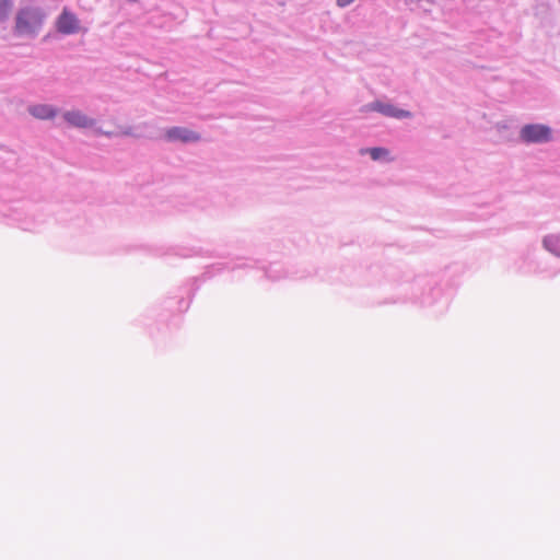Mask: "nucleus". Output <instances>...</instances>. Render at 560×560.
I'll return each instance as SVG.
<instances>
[{
  "label": "nucleus",
  "mask_w": 560,
  "mask_h": 560,
  "mask_svg": "<svg viewBox=\"0 0 560 560\" xmlns=\"http://www.w3.org/2000/svg\"><path fill=\"white\" fill-rule=\"evenodd\" d=\"M28 112L37 119H51L57 114V109L46 104L31 106Z\"/></svg>",
  "instance_id": "nucleus-6"
},
{
  "label": "nucleus",
  "mask_w": 560,
  "mask_h": 560,
  "mask_svg": "<svg viewBox=\"0 0 560 560\" xmlns=\"http://www.w3.org/2000/svg\"><path fill=\"white\" fill-rule=\"evenodd\" d=\"M353 1L354 0H337V5L343 8V7L352 3Z\"/></svg>",
  "instance_id": "nucleus-11"
},
{
  "label": "nucleus",
  "mask_w": 560,
  "mask_h": 560,
  "mask_svg": "<svg viewBox=\"0 0 560 560\" xmlns=\"http://www.w3.org/2000/svg\"><path fill=\"white\" fill-rule=\"evenodd\" d=\"M63 118L71 126L78 128H88L94 126V120L79 110H71L63 114Z\"/></svg>",
  "instance_id": "nucleus-5"
},
{
  "label": "nucleus",
  "mask_w": 560,
  "mask_h": 560,
  "mask_svg": "<svg viewBox=\"0 0 560 560\" xmlns=\"http://www.w3.org/2000/svg\"><path fill=\"white\" fill-rule=\"evenodd\" d=\"M11 10V3L9 0H0V20H3L8 16Z\"/></svg>",
  "instance_id": "nucleus-10"
},
{
  "label": "nucleus",
  "mask_w": 560,
  "mask_h": 560,
  "mask_svg": "<svg viewBox=\"0 0 560 560\" xmlns=\"http://www.w3.org/2000/svg\"><path fill=\"white\" fill-rule=\"evenodd\" d=\"M520 137L526 143L547 142L551 139V130L545 125H526L521 129Z\"/></svg>",
  "instance_id": "nucleus-2"
},
{
  "label": "nucleus",
  "mask_w": 560,
  "mask_h": 560,
  "mask_svg": "<svg viewBox=\"0 0 560 560\" xmlns=\"http://www.w3.org/2000/svg\"><path fill=\"white\" fill-rule=\"evenodd\" d=\"M43 24V14L37 9H22L16 15L15 31L20 35H34Z\"/></svg>",
  "instance_id": "nucleus-1"
},
{
  "label": "nucleus",
  "mask_w": 560,
  "mask_h": 560,
  "mask_svg": "<svg viewBox=\"0 0 560 560\" xmlns=\"http://www.w3.org/2000/svg\"><path fill=\"white\" fill-rule=\"evenodd\" d=\"M372 108L374 110H377V112L386 115V116H390V117H395V118H404V117L410 116L409 112H406L402 109H397L389 104L375 103L372 105Z\"/></svg>",
  "instance_id": "nucleus-7"
},
{
  "label": "nucleus",
  "mask_w": 560,
  "mask_h": 560,
  "mask_svg": "<svg viewBox=\"0 0 560 560\" xmlns=\"http://www.w3.org/2000/svg\"><path fill=\"white\" fill-rule=\"evenodd\" d=\"M56 28L61 34H74L80 31V21L75 14L65 8L56 21Z\"/></svg>",
  "instance_id": "nucleus-3"
},
{
  "label": "nucleus",
  "mask_w": 560,
  "mask_h": 560,
  "mask_svg": "<svg viewBox=\"0 0 560 560\" xmlns=\"http://www.w3.org/2000/svg\"><path fill=\"white\" fill-rule=\"evenodd\" d=\"M165 137L168 141L196 142L200 136L190 129L183 127H173L166 130Z\"/></svg>",
  "instance_id": "nucleus-4"
},
{
  "label": "nucleus",
  "mask_w": 560,
  "mask_h": 560,
  "mask_svg": "<svg viewBox=\"0 0 560 560\" xmlns=\"http://www.w3.org/2000/svg\"><path fill=\"white\" fill-rule=\"evenodd\" d=\"M544 245L550 253L560 257V235L545 237Z\"/></svg>",
  "instance_id": "nucleus-8"
},
{
  "label": "nucleus",
  "mask_w": 560,
  "mask_h": 560,
  "mask_svg": "<svg viewBox=\"0 0 560 560\" xmlns=\"http://www.w3.org/2000/svg\"><path fill=\"white\" fill-rule=\"evenodd\" d=\"M370 155L373 160H380L382 158H387L389 152L384 148H373L369 150Z\"/></svg>",
  "instance_id": "nucleus-9"
}]
</instances>
